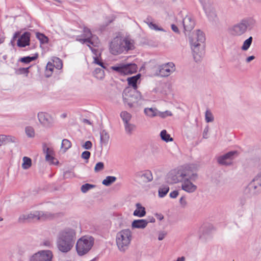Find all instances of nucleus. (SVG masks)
Wrapping results in <instances>:
<instances>
[{"instance_id":"4468645a","label":"nucleus","mask_w":261,"mask_h":261,"mask_svg":"<svg viewBox=\"0 0 261 261\" xmlns=\"http://www.w3.org/2000/svg\"><path fill=\"white\" fill-rule=\"evenodd\" d=\"M135 177L139 182L147 183L152 180V172L149 170L140 171L135 173Z\"/></svg>"},{"instance_id":"a18cd8bd","label":"nucleus","mask_w":261,"mask_h":261,"mask_svg":"<svg viewBox=\"0 0 261 261\" xmlns=\"http://www.w3.org/2000/svg\"><path fill=\"white\" fill-rule=\"evenodd\" d=\"M205 121L206 122H211L214 121V117L212 113L208 110H207L205 113Z\"/></svg>"},{"instance_id":"5fc2aeb1","label":"nucleus","mask_w":261,"mask_h":261,"mask_svg":"<svg viewBox=\"0 0 261 261\" xmlns=\"http://www.w3.org/2000/svg\"><path fill=\"white\" fill-rule=\"evenodd\" d=\"M179 203L182 207H185L186 206L187 202L185 197L182 196L180 198Z\"/></svg>"},{"instance_id":"393cba45","label":"nucleus","mask_w":261,"mask_h":261,"mask_svg":"<svg viewBox=\"0 0 261 261\" xmlns=\"http://www.w3.org/2000/svg\"><path fill=\"white\" fill-rule=\"evenodd\" d=\"M145 114L149 117L158 116L159 111L155 108H147L144 109Z\"/></svg>"},{"instance_id":"72a5a7b5","label":"nucleus","mask_w":261,"mask_h":261,"mask_svg":"<svg viewBox=\"0 0 261 261\" xmlns=\"http://www.w3.org/2000/svg\"><path fill=\"white\" fill-rule=\"evenodd\" d=\"M180 175L178 177L175 175H173L172 174H169L168 175L167 182L171 184L180 182Z\"/></svg>"},{"instance_id":"c756f323","label":"nucleus","mask_w":261,"mask_h":261,"mask_svg":"<svg viewBox=\"0 0 261 261\" xmlns=\"http://www.w3.org/2000/svg\"><path fill=\"white\" fill-rule=\"evenodd\" d=\"M54 67V65H53V64L51 62H48L46 66V70L45 72V74L46 77H50L52 75Z\"/></svg>"},{"instance_id":"bb28decb","label":"nucleus","mask_w":261,"mask_h":261,"mask_svg":"<svg viewBox=\"0 0 261 261\" xmlns=\"http://www.w3.org/2000/svg\"><path fill=\"white\" fill-rule=\"evenodd\" d=\"M120 116L122 119L124 124L129 122L132 117V116L130 113L125 111L121 112Z\"/></svg>"},{"instance_id":"79ce46f5","label":"nucleus","mask_w":261,"mask_h":261,"mask_svg":"<svg viewBox=\"0 0 261 261\" xmlns=\"http://www.w3.org/2000/svg\"><path fill=\"white\" fill-rule=\"evenodd\" d=\"M37 55H36L35 56L33 57H24L20 58L19 59V61L24 63H29L35 60L37 58Z\"/></svg>"},{"instance_id":"4be33fe9","label":"nucleus","mask_w":261,"mask_h":261,"mask_svg":"<svg viewBox=\"0 0 261 261\" xmlns=\"http://www.w3.org/2000/svg\"><path fill=\"white\" fill-rule=\"evenodd\" d=\"M136 209L134 211L133 215L138 217H143L146 215L145 208L140 203L136 204Z\"/></svg>"},{"instance_id":"0eeeda50","label":"nucleus","mask_w":261,"mask_h":261,"mask_svg":"<svg viewBox=\"0 0 261 261\" xmlns=\"http://www.w3.org/2000/svg\"><path fill=\"white\" fill-rule=\"evenodd\" d=\"M123 99L124 102L131 108L135 104L140 103L144 99L141 93L137 90L126 88L123 92Z\"/></svg>"},{"instance_id":"37998d69","label":"nucleus","mask_w":261,"mask_h":261,"mask_svg":"<svg viewBox=\"0 0 261 261\" xmlns=\"http://www.w3.org/2000/svg\"><path fill=\"white\" fill-rule=\"evenodd\" d=\"M95 187V186L94 185H91V184H85L82 186L81 190L83 193H85L87 191H88L89 190L94 188Z\"/></svg>"},{"instance_id":"a211bd4d","label":"nucleus","mask_w":261,"mask_h":261,"mask_svg":"<svg viewBox=\"0 0 261 261\" xmlns=\"http://www.w3.org/2000/svg\"><path fill=\"white\" fill-rule=\"evenodd\" d=\"M182 25L185 31H191L194 27V20L191 16L187 15L182 20Z\"/></svg>"},{"instance_id":"f3484780","label":"nucleus","mask_w":261,"mask_h":261,"mask_svg":"<svg viewBox=\"0 0 261 261\" xmlns=\"http://www.w3.org/2000/svg\"><path fill=\"white\" fill-rule=\"evenodd\" d=\"M31 34L30 32H24L17 41V46L20 47H24L30 44Z\"/></svg>"},{"instance_id":"c85d7f7f","label":"nucleus","mask_w":261,"mask_h":261,"mask_svg":"<svg viewBox=\"0 0 261 261\" xmlns=\"http://www.w3.org/2000/svg\"><path fill=\"white\" fill-rule=\"evenodd\" d=\"M125 131L128 135H131L136 128V125L130 122L124 124Z\"/></svg>"},{"instance_id":"2eb2a0df","label":"nucleus","mask_w":261,"mask_h":261,"mask_svg":"<svg viewBox=\"0 0 261 261\" xmlns=\"http://www.w3.org/2000/svg\"><path fill=\"white\" fill-rule=\"evenodd\" d=\"M237 153V152L236 151L228 152L224 155L218 157V162L222 165H230L231 164L233 156Z\"/></svg>"},{"instance_id":"4d7b16f0","label":"nucleus","mask_w":261,"mask_h":261,"mask_svg":"<svg viewBox=\"0 0 261 261\" xmlns=\"http://www.w3.org/2000/svg\"><path fill=\"white\" fill-rule=\"evenodd\" d=\"M253 179L261 185V171L257 174Z\"/></svg>"},{"instance_id":"ddd939ff","label":"nucleus","mask_w":261,"mask_h":261,"mask_svg":"<svg viewBox=\"0 0 261 261\" xmlns=\"http://www.w3.org/2000/svg\"><path fill=\"white\" fill-rule=\"evenodd\" d=\"M159 74L166 77L170 75L175 70V65L172 62H169L159 66Z\"/></svg>"},{"instance_id":"8fccbe9b","label":"nucleus","mask_w":261,"mask_h":261,"mask_svg":"<svg viewBox=\"0 0 261 261\" xmlns=\"http://www.w3.org/2000/svg\"><path fill=\"white\" fill-rule=\"evenodd\" d=\"M104 168V164L102 162H98L97 163L95 167H94V171L96 172H98L100 171H101Z\"/></svg>"},{"instance_id":"9d476101","label":"nucleus","mask_w":261,"mask_h":261,"mask_svg":"<svg viewBox=\"0 0 261 261\" xmlns=\"http://www.w3.org/2000/svg\"><path fill=\"white\" fill-rule=\"evenodd\" d=\"M83 36L85 38H80L79 37H77L76 40L83 44L90 43L94 47H97L99 44L98 38L95 35H93L88 28H84Z\"/></svg>"},{"instance_id":"0e129e2a","label":"nucleus","mask_w":261,"mask_h":261,"mask_svg":"<svg viewBox=\"0 0 261 261\" xmlns=\"http://www.w3.org/2000/svg\"><path fill=\"white\" fill-rule=\"evenodd\" d=\"M246 204V200L244 198H241L240 199V204L241 206H243Z\"/></svg>"},{"instance_id":"bf43d9fd","label":"nucleus","mask_w":261,"mask_h":261,"mask_svg":"<svg viewBox=\"0 0 261 261\" xmlns=\"http://www.w3.org/2000/svg\"><path fill=\"white\" fill-rule=\"evenodd\" d=\"M178 191H174L170 193V197L172 198H175L178 195Z\"/></svg>"},{"instance_id":"b1692460","label":"nucleus","mask_w":261,"mask_h":261,"mask_svg":"<svg viewBox=\"0 0 261 261\" xmlns=\"http://www.w3.org/2000/svg\"><path fill=\"white\" fill-rule=\"evenodd\" d=\"M144 22L146 23L150 29L151 30H154L155 31H163L165 32L164 29L162 28L161 27H159L156 25V24L154 23L153 22L151 21V18H147L145 20Z\"/></svg>"},{"instance_id":"603ef678","label":"nucleus","mask_w":261,"mask_h":261,"mask_svg":"<svg viewBox=\"0 0 261 261\" xmlns=\"http://www.w3.org/2000/svg\"><path fill=\"white\" fill-rule=\"evenodd\" d=\"M92 144L91 141H87L82 145V147L86 149H90L92 147Z\"/></svg>"},{"instance_id":"e433bc0d","label":"nucleus","mask_w":261,"mask_h":261,"mask_svg":"<svg viewBox=\"0 0 261 261\" xmlns=\"http://www.w3.org/2000/svg\"><path fill=\"white\" fill-rule=\"evenodd\" d=\"M253 38L250 36L247 39L245 40L243 42V44L241 47V49L242 50H247L249 49L251 43L252 42Z\"/></svg>"},{"instance_id":"dca6fc26","label":"nucleus","mask_w":261,"mask_h":261,"mask_svg":"<svg viewBox=\"0 0 261 261\" xmlns=\"http://www.w3.org/2000/svg\"><path fill=\"white\" fill-rule=\"evenodd\" d=\"M247 189L251 195H256L261 193V185L253 179L249 184Z\"/></svg>"},{"instance_id":"338daca9","label":"nucleus","mask_w":261,"mask_h":261,"mask_svg":"<svg viewBox=\"0 0 261 261\" xmlns=\"http://www.w3.org/2000/svg\"><path fill=\"white\" fill-rule=\"evenodd\" d=\"M19 35H20L19 32H15L13 36V40L14 41L15 39H16Z\"/></svg>"},{"instance_id":"7ed1b4c3","label":"nucleus","mask_w":261,"mask_h":261,"mask_svg":"<svg viewBox=\"0 0 261 261\" xmlns=\"http://www.w3.org/2000/svg\"><path fill=\"white\" fill-rule=\"evenodd\" d=\"M134 48V41L129 38H123L121 37H115L110 42L109 49L110 53L117 55L124 51L132 50Z\"/></svg>"},{"instance_id":"2f4dec72","label":"nucleus","mask_w":261,"mask_h":261,"mask_svg":"<svg viewBox=\"0 0 261 261\" xmlns=\"http://www.w3.org/2000/svg\"><path fill=\"white\" fill-rule=\"evenodd\" d=\"M169 187L168 186H162L158 190L159 196L161 198L164 197L168 192Z\"/></svg>"},{"instance_id":"aec40b11","label":"nucleus","mask_w":261,"mask_h":261,"mask_svg":"<svg viewBox=\"0 0 261 261\" xmlns=\"http://www.w3.org/2000/svg\"><path fill=\"white\" fill-rule=\"evenodd\" d=\"M148 221L145 219L135 220L132 223V228L143 229L146 227Z\"/></svg>"},{"instance_id":"6e6d98bb","label":"nucleus","mask_w":261,"mask_h":261,"mask_svg":"<svg viewBox=\"0 0 261 261\" xmlns=\"http://www.w3.org/2000/svg\"><path fill=\"white\" fill-rule=\"evenodd\" d=\"M167 235V232L165 231H160L159 233L158 240L159 241L163 240L166 236Z\"/></svg>"},{"instance_id":"a878e982","label":"nucleus","mask_w":261,"mask_h":261,"mask_svg":"<svg viewBox=\"0 0 261 261\" xmlns=\"http://www.w3.org/2000/svg\"><path fill=\"white\" fill-rule=\"evenodd\" d=\"M109 140V135L105 131H102L100 133V143L101 146H106Z\"/></svg>"},{"instance_id":"5701e85b","label":"nucleus","mask_w":261,"mask_h":261,"mask_svg":"<svg viewBox=\"0 0 261 261\" xmlns=\"http://www.w3.org/2000/svg\"><path fill=\"white\" fill-rule=\"evenodd\" d=\"M140 77V74H138L135 76L127 78L128 84L129 86H132V89H137V83L138 80Z\"/></svg>"},{"instance_id":"3c124183","label":"nucleus","mask_w":261,"mask_h":261,"mask_svg":"<svg viewBox=\"0 0 261 261\" xmlns=\"http://www.w3.org/2000/svg\"><path fill=\"white\" fill-rule=\"evenodd\" d=\"M6 143L9 142L16 143L17 142V139L12 136H6Z\"/></svg>"},{"instance_id":"864d4df0","label":"nucleus","mask_w":261,"mask_h":261,"mask_svg":"<svg viewBox=\"0 0 261 261\" xmlns=\"http://www.w3.org/2000/svg\"><path fill=\"white\" fill-rule=\"evenodd\" d=\"M90 152L88 151H85L82 153V158L85 160H88L90 156Z\"/></svg>"},{"instance_id":"a19ab883","label":"nucleus","mask_w":261,"mask_h":261,"mask_svg":"<svg viewBox=\"0 0 261 261\" xmlns=\"http://www.w3.org/2000/svg\"><path fill=\"white\" fill-rule=\"evenodd\" d=\"M25 133L29 138H34L35 136L34 129L33 127L28 126L25 127Z\"/></svg>"},{"instance_id":"774afa93","label":"nucleus","mask_w":261,"mask_h":261,"mask_svg":"<svg viewBox=\"0 0 261 261\" xmlns=\"http://www.w3.org/2000/svg\"><path fill=\"white\" fill-rule=\"evenodd\" d=\"M145 220L148 221V223L149 222L154 223L155 222V219L153 217L148 218L147 219Z\"/></svg>"},{"instance_id":"c03bdc74","label":"nucleus","mask_w":261,"mask_h":261,"mask_svg":"<svg viewBox=\"0 0 261 261\" xmlns=\"http://www.w3.org/2000/svg\"><path fill=\"white\" fill-rule=\"evenodd\" d=\"M36 37L40 40L41 43H45L48 42V38L42 33H37Z\"/></svg>"},{"instance_id":"58836bf2","label":"nucleus","mask_w":261,"mask_h":261,"mask_svg":"<svg viewBox=\"0 0 261 261\" xmlns=\"http://www.w3.org/2000/svg\"><path fill=\"white\" fill-rule=\"evenodd\" d=\"M87 45L91 49L92 53L93 54V56H101V51L98 48L99 45L97 47H94L90 43H87Z\"/></svg>"},{"instance_id":"7c9ffc66","label":"nucleus","mask_w":261,"mask_h":261,"mask_svg":"<svg viewBox=\"0 0 261 261\" xmlns=\"http://www.w3.org/2000/svg\"><path fill=\"white\" fill-rule=\"evenodd\" d=\"M93 61L92 62L93 64L95 65H99L102 67L103 69H106V67L104 63L102 61L101 56H93Z\"/></svg>"},{"instance_id":"423d86ee","label":"nucleus","mask_w":261,"mask_h":261,"mask_svg":"<svg viewBox=\"0 0 261 261\" xmlns=\"http://www.w3.org/2000/svg\"><path fill=\"white\" fill-rule=\"evenodd\" d=\"M197 177V175L195 173H191L186 171L182 172L180 174L181 189L188 193L195 192L197 190V187L192 182V180H195Z\"/></svg>"},{"instance_id":"39448f33","label":"nucleus","mask_w":261,"mask_h":261,"mask_svg":"<svg viewBox=\"0 0 261 261\" xmlns=\"http://www.w3.org/2000/svg\"><path fill=\"white\" fill-rule=\"evenodd\" d=\"M133 239V233L129 229H124L116 234L115 241L118 250L125 252L129 248Z\"/></svg>"},{"instance_id":"f03ea898","label":"nucleus","mask_w":261,"mask_h":261,"mask_svg":"<svg viewBox=\"0 0 261 261\" xmlns=\"http://www.w3.org/2000/svg\"><path fill=\"white\" fill-rule=\"evenodd\" d=\"M193 58L196 62L199 61L204 55L205 37L202 32L197 30L189 38Z\"/></svg>"},{"instance_id":"de8ad7c7","label":"nucleus","mask_w":261,"mask_h":261,"mask_svg":"<svg viewBox=\"0 0 261 261\" xmlns=\"http://www.w3.org/2000/svg\"><path fill=\"white\" fill-rule=\"evenodd\" d=\"M172 115L171 112L169 111H166L165 112L159 111L158 116L162 118H165L167 116H171Z\"/></svg>"},{"instance_id":"f257e3e1","label":"nucleus","mask_w":261,"mask_h":261,"mask_svg":"<svg viewBox=\"0 0 261 261\" xmlns=\"http://www.w3.org/2000/svg\"><path fill=\"white\" fill-rule=\"evenodd\" d=\"M76 240V231L75 229L66 227L61 229L58 233L57 246L62 252L70 251L74 246Z\"/></svg>"},{"instance_id":"9b49d317","label":"nucleus","mask_w":261,"mask_h":261,"mask_svg":"<svg viewBox=\"0 0 261 261\" xmlns=\"http://www.w3.org/2000/svg\"><path fill=\"white\" fill-rule=\"evenodd\" d=\"M53 253L50 250H42L33 255L30 261H51Z\"/></svg>"},{"instance_id":"473e14b6","label":"nucleus","mask_w":261,"mask_h":261,"mask_svg":"<svg viewBox=\"0 0 261 261\" xmlns=\"http://www.w3.org/2000/svg\"><path fill=\"white\" fill-rule=\"evenodd\" d=\"M22 168L23 169L26 170L31 167L32 165V160L30 158L24 156L22 159Z\"/></svg>"},{"instance_id":"69168bd1","label":"nucleus","mask_w":261,"mask_h":261,"mask_svg":"<svg viewBox=\"0 0 261 261\" xmlns=\"http://www.w3.org/2000/svg\"><path fill=\"white\" fill-rule=\"evenodd\" d=\"M43 244L47 247H50L51 246L52 244L50 241H45L43 242Z\"/></svg>"},{"instance_id":"1a4fd4ad","label":"nucleus","mask_w":261,"mask_h":261,"mask_svg":"<svg viewBox=\"0 0 261 261\" xmlns=\"http://www.w3.org/2000/svg\"><path fill=\"white\" fill-rule=\"evenodd\" d=\"M51 217L52 215L48 213H44L42 211H33L21 214L18 218V221L20 223H24L33 220H45Z\"/></svg>"},{"instance_id":"412c9836","label":"nucleus","mask_w":261,"mask_h":261,"mask_svg":"<svg viewBox=\"0 0 261 261\" xmlns=\"http://www.w3.org/2000/svg\"><path fill=\"white\" fill-rule=\"evenodd\" d=\"M43 151L45 153V160L50 164H54L55 160L54 152L52 148L46 147L43 149Z\"/></svg>"},{"instance_id":"f8f14e48","label":"nucleus","mask_w":261,"mask_h":261,"mask_svg":"<svg viewBox=\"0 0 261 261\" xmlns=\"http://www.w3.org/2000/svg\"><path fill=\"white\" fill-rule=\"evenodd\" d=\"M40 123L45 128H50L53 126L54 121L52 116L45 112H40L37 115Z\"/></svg>"},{"instance_id":"f704fd0d","label":"nucleus","mask_w":261,"mask_h":261,"mask_svg":"<svg viewBox=\"0 0 261 261\" xmlns=\"http://www.w3.org/2000/svg\"><path fill=\"white\" fill-rule=\"evenodd\" d=\"M116 177L113 176H108L103 180L102 184L106 186H109L116 180Z\"/></svg>"},{"instance_id":"49530a36","label":"nucleus","mask_w":261,"mask_h":261,"mask_svg":"<svg viewBox=\"0 0 261 261\" xmlns=\"http://www.w3.org/2000/svg\"><path fill=\"white\" fill-rule=\"evenodd\" d=\"M112 69L122 74L123 64H117L111 67Z\"/></svg>"},{"instance_id":"052dcab7","label":"nucleus","mask_w":261,"mask_h":261,"mask_svg":"<svg viewBox=\"0 0 261 261\" xmlns=\"http://www.w3.org/2000/svg\"><path fill=\"white\" fill-rule=\"evenodd\" d=\"M208 132V127H207L205 128V129H204V131H203V137L204 138H205V139L207 138Z\"/></svg>"},{"instance_id":"e2e57ef3","label":"nucleus","mask_w":261,"mask_h":261,"mask_svg":"<svg viewBox=\"0 0 261 261\" xmlns=\"http://www.w3.org/2000/svg\"><path fill=\"white\" fill-rule=\"evenodd\" d=\"M254 59H255V57L254 56H249V57H248V58H246V62L247 63H249L252 60H254Z\"/></svg>"},{"instance_id":"4c0bfd02","label":"nucleus","mask_w":261,"mask_h":261,"mask_svg":"<svg viewBox=\"0 0 261 261\" xmlns=\"http://www.w3.org/2000/svg\"><path fill=\"white\" fill-rule=\"evenodd\" d=\"M160 136L161 139L166 142L173 141V138L170 137L169 134H167L166 130H163L161 131Z\"/></svg>"},{"instance_id":"20e7f679","label":"nucleus","mask_w":261,"mask_h":261,"mask_svg":"<svg viewBox=\"0 0 261 261\" xmlns=\"http://www.w3.org/2000/svg\"><path fill=\"white\" fill-rule=\"evenodd\" d=\"M255 23V21L252 18H245L230 28L229 32L233 36L239 37L244 34L248 30H251Z\"/></svg>"},{"instance_id":"ea45409f","label":"nucleus","mask_w":261,"mask_h":261,"mask_svg":"<svg viewBox=\"0 0 261 261\" xmlns=\"http://www.w3.org/2000/svg\"><path fill=\"white\" fill-rule=\"evenodd\" d=\"M71 146V143L68 139H63L61 144V148L63 149V151L66 152Z\"/></svg>"},{"instance_id":"c9c22d12","label":"nucleus","mask_w":261,"mask_h":261,"mask_svg":"<svg viewBox=\"0 0 261 261\" xmlns=\"http://www.w3.org/2000/svg\"><path fill=\"white\" fill-rule=\"evenodd\" d=\"M53 64L54 67L57 69H61L63 67L62 60L58 57H53L52 59Z\"/></svg>"},{"instance_id":"6ab92c4d","label":"nucleus","mask_w":261,"mask_h":261,"mask_svg":"<svg viewBox=\"0 0 261 261\" xmlns=\"http://www.w3.org/2000/svg\"><path fill=\"white\" fill-rule=\"evenodd\" d=\"M137 70V66L135 64H123L122 74H129L135 72Z\"/></svg>"},{"instance_id":"09e8293b","label":"nucleus","mask_w":261,"mask_h":261,"mask_svg":"<svg viewBox=\"0 0 261 261\" xmlns=\"http://www.w3.org/2000/svg\"><path fill=\"white\" fill-rule=\"evenodd\" d=\"M29 68H20L18 70H16V73L17 74H25L26 76L28 75V74L29 73Z\"/></svg>"},{"instance_id":"680f3d73","label":"nucleus","mask_w":261,"mask_h":261,"mask_svg":"<svg viewBox=\"0 0 261 261\" xmlns=\"http://www.w3.org/2000/svg\"><path fill=\"white\" fill-rule=\"evenodd\" d=\"M171 29L174 32L179 33L178 29L176 25L172 24L171 25Z\"/></svg>"},{"instance_id":"6e6552de","label":"nucleus","mask_w":261,"mask_h":261,"mask_svg":"<svg viewBox=\"0 0 261 261\" xmlns=\"http://www.w3.org/2000/svg\"><path fill=\"white\" fill-rule=\"evenodd\" d=\"M94 244V239L92 237L84 236L79 239L76 244V250L80 256L87 253Z\"/></svg>"},{"instance_id":"cd10ccee","label":"nucleus","mask_w":261,"mask_h":261,"mask_svg":"<svg viewBox=\"0 0 261 261\" xmlns=\"http://www.w3.org/2000/svg\"><path fill=\"white\" fill-rule=\"evenodd\" d=\"M93 75L98 80H102L105 75L103 68H96L93 72Z\"/></svg>"},{"instance_id":"13d9d810","label":"nucleus","mask_w":261,"mask_h":261,"mask_svg":"<svg viewBox=\"0 0 261 261\" xmlns=\"http://www.w3.org/2000/svg\"><path fill=\"white\" fill-rule=\"evenodd\" d=\"M6 135H0V146L6 143Z\"/></svg>"}]
</instances>
